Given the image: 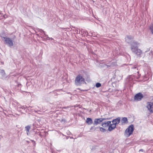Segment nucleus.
Here are the masks:
<instances>
[{"label":"nucleus","instance_id":"nucleus-7","mask_svg":"<svg viewBox=\"0 0 153 153\" xmlns=\"http://www.w3.org/2000/svg\"><path fill=\"white\" fill-rule=\"evenodd\" d=\"M105 119L102 118H100L99 119H96L94 120V124L95 125H97L98 124H99L103 120H105Z\"/></svg>","mask_w":153,"mask_h":153},{"label":"nucleus","instance_id":"nucleus-2","mask_svg":"<svg viewBox=\"0 0 153 153\" xmlns=\"http://www.w3.org/2000/svg\"><path fill=\"white\" fill-rule=\"evenodd\" d=\"M84 82L83 77L80 75L77 76L75 80V84L77 85H80Z\"/></svg>","mask_w":153,"mask_h":153},{"label":"nucleus","instance_id":"nucleus-15","mask_svg":"<svg viewBox=\"0 0 153 153\" xmlns=\"http://www.w3.org/2000/svg\"><path fill=\"white\" fill-rule=\"evenodd\" d=\"M100 130L102 132H104L106 131L105 129L102 127L100 128Z\"/></svg>","mask_w":153,"mask_h":153},{"label":"nucleus","instance_id":"nucleus-12","mask_svg":"<svg viewBox=\"0 0 153 153\" xmlns=\"http://www.w3.org/2000/svg\"><path fill=\"white\" fill-rule=\"evenodd\" d=\"M122 123H126L128 122L127 119L126 117H123L121 120Z\"/></svg>","mask_w":153,"mask_h":153},{"label":"nucleus","instance_id":"nucleus-18","mask_svg":"<svg viewBox=\"0 0 153 153\" xmlns=\"http://www.w3.org/2000/svg\"><path fill=\"white\" fill-rule=\"evenodd\" d=\"M149 49H149H149H148V51H149Z\"/></svg>","mask_w":153,"mask_h":153},{"label":"nucleus","instance_id":"nucleus-1","mask_svg":"<svg viewBox=\"0 0 153 153\" xmlns=\"http://www.w3.org/2000/svg\"><path fill=\"white\" fill-rule=\"evenodd\" d=\"M139 43L134 41L131 42V48L132 51L137 56H140L142 53V51L138 47Z\"/></svg>","mask_w":153,"mask_h":153},{"label":"nucleus","instance_id":"nucleus-6","mask_svg":"<svg viewBox=\"0 0 153 153\" xmlns=\"http://www.w3.org/2000/svg\"><path fill=\"white\" fill-rule=\"evenodd\" d=\"M147 107L151 112H153V103L149 102L147 103Z\"/></svg>","mask_w":153,"mask_h":153},{"label":"nucleus","instance_id":"nucleus-13","mask_svg":"<svg viewBox=\"0 0 153 153\" xmlns=\"http://www.w3.org/2000/svg\"><path fill=\"white\" fill-rule=\"evenodd\" d=\"M132 39V37L131 36H127L126 38V41L128 42L129 39Z\"/></svg>","mask_w":153,"mask_h":153},{"label":"nucleus","instance_id":"nucleus-17","mask_svg":"<svg viewBox=\"0 0 153 153\" xmlns=\"http://www.w3.org/2000/svg\"><path fill=\"white\" fill-rule=\"evenodd\" d=\"M101 85V84L99 83H97L96 84V86L97 88L100 87Z\"/></svg>","mask_w":153,"mask_h":153},{"label":"nucleus","instance_id":"nucleus-3","mask_svg":"<svg viewBox=\"0 0 153 153\" xmlns=\"http://www.w3.org/2000/svg\"><path fill=\"white\" fill-rule=\"evenodd\" d=\"M134 126L132 125H131L125 131V135L126 137H128L131 135L134 130Z\"/></svg>","mask_w":153,"mask_h":153},{"label":"nucleus","instance_id":"nucleus-4","mask_svg":"<svg viewBox=\"0 0 153 153\" xmlns=\"http://www.w3.org/2000/svg\"><path fill=\"white\" fill-rule=\"evenodd\" d=\"M1 37L2 40L4 41L5 44L10 46L13 45V43L11 39L7 37H4L1 36Z\"/></svg>","mask_w":153,"mask_h":153},{"label":"nucleus","instance_id":"nucleus-10","mask_svg":"<svg viewBox=\"0 0 153 153\" xmlns=\"http://www.w3.org/2000/svg\"><path fill=\"white\" fill-rule=\"evenodd\" d=\"M120 118H117L116 119L113 120L112 121V123L114 124H115L116 125L117 124H118L120 123Z\"/></svg>","mask_w":153,"mask_h":153},{"label":"nucleus","instance_id":"nucleus-5","mask_svg":"<svg viewBox=\"0 0 153 153\" xmlns=\"http://www.w3.org/2000/svg\"><path fill=\"white\" fill-rule=\"evenodd\" d=\"M143 96L141 93H138L136 94L134 97V99L137 101L140 100L143 97Z\"/></svg>","mask_w":153,"mask_h":153},{"label":"nucleus","instance_id":"nucleus-16","mask_svg":"<svg viewBox=\"0 0 153 153\" xmlns=\"http://www.w3.org/2000/svg\"><path fill=\"white\" fill-rule=\"evenodd\" d=\"M26 130L28 132L29 130L30 129V127L29 126H27L25 127ZM27 134H28V132H27Z\"/></svg>","mask_w":153,"mask_h":153},{"label":"nucleus","instance_id":"nucleus-14","mask_svg":"<svg viewBox=\"0 0 153 153\" xmlns=\"http://www.w3.org/2000/svg\"><path fill=\"white\" fill-rule=\"evenodd\" d=\"M150 28L151 32L153 34V24H152L151 25Z\"/></svg>","mask_w":153,"mask_h":153},{"label":"nucleus","instance_id":"nucleus-9","mask_svg":"<svg viewBox=\"0 0 153 153\" xmlns=\"http://www.w3.org/2000/svg\"><path fill=\"white\" fill-rule=\"evenodd\" d=\"M116 126V125L115 124H114V123H112V124H111V125L109 127L108 129L109 131H111L113 129H114Z\"/></svg>","mask_w":153,"mask_h":153},{"label":"nucleus","instance_id":"nucleus-8","mask_svg":"<svg viewBox=\"0 0 153 153\" xmlns=\"http://www.w3.org/2000/svg\"><path fill=\"white\" fill-rule=\"evenodd\" d=\"M110 124H111V122L110 121H108L107 122L102 123V126L104 127H106L108 126Z\"/></svg>","mask_w":153,"mask_h":153},{"label":"nucleus","instance_id":"nucleus-11","mask_svg":"<svg viewBox=\"0 0 153 153\" xmlns=\"http://www.w3.org/2000/svg\"><path fill=\"white\" fill-rule=\"evenodd\" d=\"M86 122L88 124L90 125L92 123V121L91 118H88L86 119Z\"/></svg>","mask_w":153,"mask_h":153}]
</instances>
